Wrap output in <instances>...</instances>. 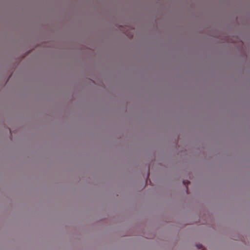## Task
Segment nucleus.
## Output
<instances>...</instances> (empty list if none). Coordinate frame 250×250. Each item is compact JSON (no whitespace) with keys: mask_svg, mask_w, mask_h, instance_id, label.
<instances>
[{"mask_svg":"<svg viewBox=\"0 0 250 250\" xmlns=\"http://www.w3.org/2000/svg\"><path fill=\"white\" fill-rule=\"evenodd\" d=\"M197 247L199 249H202L203 248V246L202 245H197Z\"/></svg>","mask_w":250,"mask_h":250,"instance_id":"f03ea898","label":"nucleus"},{"mask_svg":"<svg viewBox=\"0 0 250 250\" xmlns=\"http://www.w3.org/2000/svg\"><path fill=\"white\" fill-rule=\"evenodd\" d=\"M183 183L184 185H185L187 187V191H188V185L189 184V181H188L187 182H185V181H184L183 182Z\"/></svg>","mask_w":250,"mask_h":250,"instance_id":"f257e3e1","label":"nucleus"},{"mask_svg":"<svg viewBox=\"0 0 250 250\" xmlns=\"http://www.w3.org/2000/svg\"><path fill=\"white\" fill-rule=\"evenodd\" d=\"M202 250H205V249H204H204H202Z\"/></svg>","mask_w":250,"mask_h":250,"instance_id":"7ed1b4c3","label":"nucleus"}]
</instances>
